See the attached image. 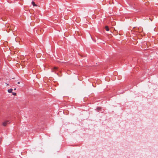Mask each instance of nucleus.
Returning <instances> with one entry per match:
<instances>
[{"label": "nucleus", "instance_id": "nucleus-1", "mask_svg": "<svg viewBox=\"0 0 158 158\" xmlns=\"http://www.w3.org/2000/svg\"><path fill=\"white\" fill-rule=\"evenodd\" d=\"M10 122L9 120H6L2 123V125L3 126H6Z\"/></svg>", "mask_w": 158, "mask_h": 158}, {"label": "nucleus", "instance_id": "nucleus-2", "mask_svg": "<svg viewBox=\"0 0 158 158\" xmlns=\"http://www.w3.org/2000/svg\"><path fill=\"white\" fill-rule=\"evenodd\" d=\"M58 68L56 67H54L52 69V72H55V71L57 70Z\"/></svg>", "mask_w": 158, "mask_h": 158}, {"label": "nucleus", "instance_id": "nucleus-3", "mask_svg": "<svg viewBox=\"0 0 158 158\" xmlns=\"http://www.w3.org/2000/svg\"><path fill=\"white\" fill-rule=\"evenodd\" d=\"M105 29L107 31H109V27H108V26H106L105 27Z\"/></svg>", "mask_w": 158, "mask_h": 158}, {"label": "nucleus", "instance_id": "nucleus-4", "mask_svg": "<svg viewBox=\"0 0 158 158\" xmlns=\"http://www.w3.org/2000/svg\"><path fill=\"white\" fill-rule=\"evenodd\" d=\"M13 90V89H10L8 90V91L9 93H10L12 92V91Z\"/></svg>", "mask_w": 158, "mask_h": 158}, {"label": "nucleus", "instance_id": "nucleus-5", "mask_svg": "<svg viewBox=\"0 0 158 158\" xmlns=\"http://www.w3.org/2000/svg\"><path fill=\"white\" fill-rule=\"evenodd\" d=\"M32 4L34 6H37V5L35 4V2L33 1L32 2Z\"/></svg>", "mask_w": 158, "mask_h": 158}, {"label": "nucleus", "instance_id": "nucleus-6", "mask_svg": "<svg viewBox=\"0 0 158 158\" xmlns=\"http://www.w3.org/2000/svg\"><path fill=\"white\" fill-rule=\"evenodd\" d=\"M12 94L13 95H14V96L16 95V93H12Z\"/></svg>", "mask_w": 158, "mask_h": 158}, {"label": "nucleus", "instance_id": "nucleus-7", "mask_svg": "<svg viewBox=\"0 0 158 158\" xmlns=\"http://www.w3.org/2000/svg\"><path fill=\"white\" fill-rule=\"evenodd\" d=\"M20 82H17V84H20Z\"/></svg>", "mask_w": 158, "mask_h": 158}, {"label": "nucleus", "instance_id": "nucleus-8", "mask_svg": "<svg viewBox=\"0 0 158 158\" xmlns=\"http://www.w3.org/2000/svg\"><path fill=\"white\" fill-rule=\"evenodd\" d=\"M6 85H9L8 84H7L6 83Z\"/></svg>", "mask_w": 158, "mask_h": 158}, {"label": "nucleus", "instance_id": "nucleus-9", "mask_svg": "<svg viewBox=\"0 0 158 158\" xmlns=\"http://www.w3.org/2000/svg\"><path fill=\"white\" fill-rule=\"evenodd\" d=\"M14 90H16V88H15L14 89Z\"/></svg>", "mask_w": 158, "mask_h": 158}]
</instances>
